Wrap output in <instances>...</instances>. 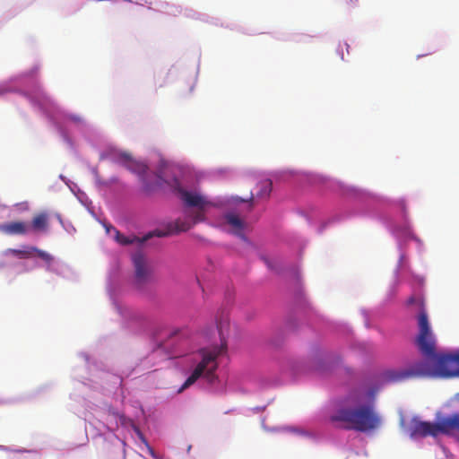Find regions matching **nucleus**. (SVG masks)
<instances>
[{
  "mask_svg": "<svg viewBox=\"0 0 459 459\" xmlns=\"http://www.w3.org/2000/svg\"><path fill=\"white\" fill-rule=\"evenodd\" d=\"M358 0H344V4L349 5V4H351L353 3H356Z\"/></svg>",
  "mask_w": 459,
  "mask_h": 459,
  "instance_id": "nucleus-18",
  "label": "nucleus"
},
{
  "mask_svg": "<svg viewBox=\"0 0 459 459\" xmlns=\"http://www.w3.org/2000/svg\"><path fill=\"white\" fill-rule=\"evenodd\" d=\"M168 234L169 233L164 232L162 230H154L153 232L148 233L143 238H139L137 237H126V236L121 234L119 231L116 230V239L119 244L126 246L129 244H133L134 242L142 244V243L147 241L149 238H151L153 236L161 238V237L167 236Z\"/></svg>",
  "mask_w": 459,
  "mask_h": 459,
  "instance_id": "nucleus-9",
  "label": "nucleus"
},
{
  "mask_svg": "<svg viewBox=\"0 0 459 459\" xmlns=\"http://www.w3.org/2000/svg\"><path fill=\"white\" fill-rule=\"evenodd\" d=\"M135 271V285L141 288L147 282L150 276V270L146 264L145 258L141 252H136L132 256Z\"/></svg>",
  "mask_w": 459,
  "mask_h": 459,
  "instance_id": "nucleus-7",
  "label": "nucleus"
},
{
  "mask_svg": "<svg viewBox=\"0 0 459 459\" xmlns=\"http://www.w3.org/2000/svg\"><path fill=\"white\" fill-rule=\"evenodd\" d=\"M0 232L8 236L26 235L30 232V228L26 221H14L0 224Z\"/></svg>",
  "mask_w": 459,
  "mask_h": 459,
  "instance_id": "nucleus-8",
  "label": "nucleus"
},
{
  "mask_svg": "<svg viewBox=\"0 0 459 459\" xmlns=\"http://www.w3.org/2000/svg\"><path fill=\"white\" fill-rule=\"evenodd\" d=\"M170 186L180 194L182 201L188 207H196L203 210L211 204V202L205 200L202 195L182 189L180 182L177 178L173 179V183Z\"/></svg>",
  "mask_w": 459,
  "mask_h": 459,
  "instance_id": "nucleus-6",
  "label": "nucleus"
},
{
  "mask_svg": "<svg viewBox=\"0 0 459 459\" xmlns=\"http://www.w3.org/2000/svg\"><path fill=\"white\" fill-rule=\"evenodd\" d=\"M30 250H31V255L33 253H36L37 255L39 257H40L41 259H43L47 262L52 261V256L48 253H47L43 250L38 249L37 247H30Z\"/></svg>",
  "mask_w": 459,
  "mask_h": 459,
  "instance_id": "nucleus-16",
  "label": "nucleus"
},
{
  "mask_svg": "<svg viewBox=\"0 0 459 459\" xmlns=\"http://www.w3.org/2000/svg\"><path fill=\"white\" fill-rule=\"evenodd\" d=\"M218 354V352L213 351H201L199 352L201 360L198 362L191 375L185 381L182 387L180 388V391L192 385L203 375L206 376L207 377H212L217 368L216 358Z\"/></svg>",
  "mask_w": 459,
  "mask_h": 459,
  "instance_id": "nucleus-4",
  "label": "nucleus"
},
{
  "mask_svg": "<svg viewBox=\"0 0 459 459\" xmlns=\"http://www.w3.org/2000/svg\"><path fill=\"white\" fill-rule=\"evenodd\" d=\"M5 255H13L20 259H26L31 256L30 247H27L24 249L8 248L4 251Z\"/></svg>",
  "mask_w": 459,
  "mask_h": 459,
  "instance_id": "nucleus-14",
  "label": "nucleus"
},
{
  "mask_svg": "<svg viewBox=\"0 0 459 459\" xmlns=\"http://www.w3.org/2000/svg\"><path fill=\"white\" fill-rule=\"evenodd\" d=\"M258 187L259 191L257 192L256 196L259 198H267L272 192L273 182L271 179L262 180L259 182Z\"/></svg>",
  "mask_w": 459,
  "mask_h": 459,
  "instance_id": "nucleus-12",
  "label": "nucleus"
},
{
  "mask_svg": "<svg viewBox=\"0 0 459 459\" xmlns=\"http://www.w3.org/2000/svg\"><path fill=\"white\" fill-rule=\"evenodd\" d=\"M193 225L194 224H193L192 221L178 219L171 225V227H173L171 229V232H175V233L185 232V231H187L188 230H190Z\"/></svg>",
  "mask_w": 459,
  "mask_h": 459,
  "instance_id": "nucleus-13",
  "label": "nucleus"
},
{
  "mask_svg": "<svg viewBox=\"0 0 459 459\" xmlns=\"http://www.w3.org/2000/svg\"><path fill=\"white\" fill-rule=\"evenodd\" d=\"M459 430V413L443 418L437 423L421 421L413 418L410 427L411 437H437L439 433L448 434L452 430Z\"/></svg>",
  "mask_w": 459,
  "mask_h": 459,
  "instance_id": "nucleus-3",
  "label": "nucleus"
},
{
  "mask_svg": "<svg viewBox=\"0 0 459 459\" xmlns=\"http://www.w3.org/2000/svg\"><path fill=\"white\" fill-rule=\"evenodd\" d=\"M108 158L113 163L120 165L139 176H143L148 169L144 163L134 160L132 155L126 152H111Z\"/></svg>",
  "mask_w": 459,
  "mask_h": 459,
  "instance_id": "nucleus-5",
  "label": "nucleus"
},
{
  "mask_svg": "<svg viewBox=\"0 0 459 459\" xmlns=\"http://www.w3.org/2000/svg\"><path fill=\"white\" fill-rule=\"evenodd\" d=\"M226 222L232 227L234 230V233L239 237H241L242 239L247 240L246 236L243 234V230L245 227V222L238 214L233 212H226L223 215Z\"/></svg>",
  "mask_w": 459,
  "mask_h": 459,
  "instance_id": "nucleus-11",
  "label": "nucleus"
},
{
  "mask_svg": "<svg viewBox=\"0 0 459 459\" xmlns=\"http://www.w3.org/2000/svg\"><path fill=\"white\" fill-rule=\"evenodd\" d=\"M408 305H418L420 309V312L419 314V316L423 312H425L427 314V312L425 311L424 309V303H423V299L421 298H415V297H411L409 298L408 301H407Z\"/></svg>",
  "mask_w": 459,
  "mask_h": 459,
  "instance_id": "nucleus-17",
  "label": "nucleus"
},
{
  "mask_svg": "<svg viewBox=\"0 0 459 459\" xmlns=\"http://www.w3.org/2000/svg\"><path fill=\"white\" fill-rule=\"evenodd\" d=\"M217 326H218V328L220 329V331H221V327H222V326H221V323L218 324V325H217Z\"/></svg>",
  "mask_w": 459,
  "mask_h": 459,
  "instance_id": "nucleus-20",
  "label": "nucleus"
},
{
  "mask_svg": "<svg viewBox=\"0 0 459 459\" xmlns=\"http://www.w3.org/2000/svg\"><path fill=\"white\" fill-rule=\"evenodd\" d=\"M253 199H254V195L251 194L250 197H249V202H253ZM253 207V205L251 204V208Z\"/></svg>",
  "mask_w": 459,
  "mask_h": 459,
  "instance_id": "nucleus-19",
  "label": "nucleus"
},
{
  "mask_svg": "<svg viewBox=\"0 0 459 459\" xmlns=\"http://www.w3.org/2000/svg\"><path fill=\"white\" fill-rule=\"evenodd\" d=\"M188 216L191 218L193 224H195L200 221H204L205 219L204 209H203V210L197 209L196 212H191L188 213Z\"/></svg>",
  "mask_w": 459,
  "mask_h": 459,
  "instance_id": "nucleus-15",
  "label": "nucleus"
},
{
  "mask_svg": "<svg viewBox=\"0 0 459 459\" xmlns=\"http://www.w3.org/2000/svg\"><path fill=\"white\" fill-rule=\"evenodd\" d=\"M419 333L415 342L424 359L414 362L407 369L387 370L382 374L385 383L400 382L420 377L459 376V353L438 354L436 351V339L431 330L428 315L422 311L418 316Z\"/></svg>",
  "mask_w": 459,
  "mask_h": 459,
  "instance_id": "nucleus-1",
  "label": "nucleus"
},
{
  "mask_svg": "<svg viewBox=\"0 0 459 459\" xmlns=\"http://www.w3.org/2000/svg\"><path fill=\"white\" fill-rule=\"evenodd\" d=\"M49 227V215L46 212L36 213L30 225V231L47 232Z\"/></svg>",
  "mask_w": 459,
  "mask_h": 459,
  "instance_id": "nucleus-10",
  "label": "nucleus"
},
{
  "mask_svg": "<svg viewBox=\"0 0 459 459\" xmlns=\"http://www.w3.org/2000/svg\"><path fill=\"white\" fill-rule=\"evenodd\" d=\"M371 400L364 403L360 395L351 397V404L343 406L330 417L332 422H342L348 430L371 432L379 429L382 419L375 409L374 394Z\"/></svg>",
  "mask_w": 459,
  "mask_h": 459,
  "instance_id": "nucleus-2",
  "label": "nucleus"
}]
</instances>
